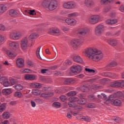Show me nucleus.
Listing matches in <instances>:
<instances>
[{
	"label": "nucleus",
	"instance_id": "obj_1",
	"mask_svg": "<svg viewBox=\"0 0 124 124\" xmlns=\"http://www.w3.org/2000/svg\"><path fill=\"white\" fill-rule=\"evenodd\" d=\"M83 54L93 61H100L103 58V54L95 48L90 47L83 51Z\"/></svg>",
	"mask_w": 124,
	"mask_h": 124
},
{
	"label": "nucleus",
	"instance_id": "obj_2",
	"mask_svg": "<svg viewBox=\"0 0 124 124\" xmlns=\"http://www.w3.org/2000/svg\"><path fill=\"white\" fill-rule=\"evenodd\" d=\"M123 97L124 98L123 93L118 92L113 94L110 95L109 97L108 100L106 101V102L111 101V104H113V105H115V106H120L121 104H122V101L117 98L123 99Z\"/></svg>",
	"mask_w": 124,
	"mask_h": 124
},
{
	"label": "nucleus",
	"instance_id": "obj_3",
	"mask_svg": "<svg viewBox=\"0 0 124 124\" xmlns=\"http://www.w3.org/2000/svg\"><path fill=\"white\" fill-rule=\"evenodd\" d=\"M43 5L46 8H47V9L52 11L55 10L58 7V2L56 0H52L51 1L46 0L44 1Z\"/></svg>",
	"mask_w": 124,
	"mask_h": 124
},
{
	"label": "nucleus",
	"instance_id": "obj_4",
	"mask_svg": "<svg viewBox=\"0 0 124 124\" xmlns=\"http://www.w3.org/2000/svg\"><path fill=\"white\" fill-rule=\"evenodd\" d=\"M84 41V39L73 40L71 41V46L74 50H78L80 49V47L82 46Z\"/></svg>",
	"mask_w": 124,
	"mask_h": 124
},
{
	"label": "nucleus",
	"instance_id": "obj_5",
	"mask_svg": "<svg viewBox=\"0 0 124 124\" xmlns=\"http://www.w3.org/2000/svg\"><path fill=\"white\" fill-rule=\"evenodd\" d=\"M100 19V16L99 15H93L90 16L88 19V22L89 24L91 25H95V24H97L98 22H99V19Z\"/></svg>",
	"mask_w": 124,
	"mask_h": 124
},
{
	"label": "nucleus",
	"instance_id": "obj_6",
	"mask_svg": "<svg viewBox=\"0 0 124 124\" xmlns=\"http://www.w3.org/2000/svg\"><path fill=\"white\" fill-rule=\"evenodd\" d=\"M63 7L66 9H74L77 7V4L73 1H70L64 3Z\"/></svg>",
	"mask_w": 124,
	"mask_h": 124
},
{
	"label": "nucleus",
	"instance_id": "obj_7",
	"mask_svg": "<svg viewBox=\"0 0 124 124\" xmlns=\"http://www.w3.org/2000/svg\"><path fill=\"white\" fill-rule=\"evenodd\" d=\"M104 31H105V27H104V25L100 24L97 25V26L96 27L95 29V33L96 35L100 36V35L103 33Z\"/></svg>",
	"mask_w": 124,
	"mask_h": 124
},
{
	"label": "nucleus",
	"instance_id": "obj_8",
	"mask_svg": "<svg viewBox=\"0 0 124 124\" xmlns=\"http://www.w3.org/2000/svg\"><path fill=\"white\" fill-rule=\"evenodd\" d=\"M22 34L20 31H14L10 34V38L13 40H18L21 37Z\"/></svg>",
	"mask_w": 124,
	"mask_h": 124
},
{
	"label": "nucleus",
	"instance_id": "obj_9",
	"mask_svg": "<svg viewBox=\"0 0 124 124\" xmlns=\"http://www.w3.org/2000/svg\"><path fill=\"white\" fill-rule=\"evenodd\" d=\"M20 45L22 50H27V49H28V46H29L28 38H23L20 42Z\"/></svg>",
	"mask_w": 124,
	"mask_h": 124
},
{
	"label": "nucleus",
	"instance_id": "obj_10",
	"mask_svg": "<svg viewBox=\"0 0 124 124\" xmlns=\"http://www.w3.org/2000/svg\"><path fill=\"white\" fill-rule=\"evenodd\" d=\"M9 45L11 48L15 51H17L20 49V44L18 42H11Z\"/></svg>",
	"mask_w": 124,
	"mask_h": 124
},
{
	"label": "nucleus",
	"instance_id": "obj_11",
	"mask_svg": "<svg viewBox=\"0 0 124 124\" xmlns=\"http://www.w3.org/2000/svg\"><path fill=\"white\" fill-rule=\"evenodd\" d=\"M90 32V30L87 28H83L79 29L78 31V35H86Z\"/></svg>",
	"mask_w": 124,
	"mask_h": 124
},
{
	"label": "nucleus",
	"instance_id": "obj_12",
	"mask_svg": "<svg viewBox=\"0 0 124 124\" xmlns=\"http://www.w3.org/2000/svg\"><path fill=\"white\" fill-rule=\"evenodd\" d=\"M71 70L74 74L80 73L82 71V67L80 65H75L71 68Z\"/></svg>",
	"mask_w": 124,
	"mask_h": 124
},
{
	"label": "nucleus",
	"instance_id": "obj_13",
	"mask_svg": "<svg viewBox=\"0 0 124 124\" xmlns=\"http://www.w3.org/2000/svg\"><path fill=\"white\" fill-rule=\"evenodd\" d=\"M16 62L17 67L19 68H22L25 66V61L22 58H18L16 60Z\"/></svg>",
	"mask_w": 124,
	"mask_h": 124
},
{
	"label": "nucleus",
	"instance_id": "obj_14",
	"mask_svg": "<svg viewBox=\"0 0 124 124\" xmlns=\"http://www.w3.org/2000/svg\"><path fill=\"white\" fill-rule=\"evenodd\" d=\"M73 60L74 62H77L78 63H80L81 64H83V63H84L83 59H82V58H81V57L79 55L74 56Z\"/></svg>",
	"mask_w": 124,
	"mask_h": 124
},
{
	"label": "nucleus",
	"instance_id": "obj_15",
	"mask_svg": "<svg viewBox=\"0 0 124 124\" xmlns=\"http://www.w3.org/2000/svg\"><path fill=\"white\" fill-rule=\"evenodd\" d=\"M65 22L66 24L69 26H74V25H76V23H77L76 20L74 19V18H67L65 20Z\"/></svg>",
	"mask_w": 124,
	"mask_h": 124
},
{
	"label": "nucleus",
	"instance_id": "obj_16",
	"mask_svg": "<svg viewBox=\"0 0 124 124\" xmlns=\"http://www.w3.org/2000/svg\"><path fill=\"white\" fill-rule=\"evenodd\" d=\"M48 33L49 34H56V35H59L60 34V30L57 28H51L48 31Z\"/></svg>",
	"mask_w": 124,
	"mask_h": 124
},
{
	"label": "nucleus",
	"instance_id": "obj_17",
	"mask_svg": "<svg viewBox=\"0 0 124 124\" xmlns=\"http://www.w3.org/2000/svg\"><path fill=\"white\" fill-rule=\"evenodd\" d=\"M84 4L87 7L92 8L93 5H94V1L93 0H85Z\"/></svg>",
	"mask_w": 124,
	"mask_h": 124
},
{
	"label": "nucleus",
	"instance_id": "obj_18",
	"mask_svg": "<svg viewBox=\"0 0 124 124\" xmlns=\"http://www.w3.org/2000/svg\"><path fill=\"white\" fill-rule=\"evenodd\" d=\"M24 79L25 80H29V81H34L35 79V76L33 75L26 74L24 76Z\"/></svg>",
	"mask_w": 124,
	"mask_h": 124
},
{
	"label": "nucleus",
	"instance_id": "obj_19",
	"mask_svg": "<svg viewBox=\"0 0 124 124\" xmlns=\"http://www.w3.org/2000/svg\"><path fill=\"white\" fill-rule=\"evenodd\" d=\"M116 65H117V62L115 61H112L106 66L105 69L107 70H110L112 67H114V66H116Z\"/></svg>",
	"mask_w": 124,
	"mask_h": 124
},
{
	"label": "nucleus",
	"instance_id": "obj_20",
	"mask_svg": "<svg viewBox=\"0 0 124 124\" xmlns=\"http://www.w3.org/2000/svg\"><path fill=\"white\" fill-rule=\"evenodd\" d=\"M7 10V6L4 4H0V15H2Z\"/></svg>",
	"mask_w": 124,
	"mask_h": 124
},
{
	"label": "nucleus",
	"instance_id": "obj_21",
	"mask_svg": "<svg viewBox=\"0 0 124 124\" xmlns=\"http://www.w3.org/2000/svg\"><path fill=\"white\" fill-rule=\"evenodd\" d=\"M79 97H80V100L78 101V104H80V105H85L87 102V100L84 98L83 95L82 94H80L79 95Z\"/></svg>",
	"mask_w": 124,
	"mask_h": 124
},
{
	"label": "nucleus",
	"instance_id": "obj_22",
	"mask_svg": "<svg viewBox=\"0 0 124 124\" xmlns=\"http://www.w3.org/2000/svg\"><path fill=\"white\" fill-rule=\"evenodd\" d=\"M108 43L111 46H116L118 44V40L114 39H110L108 40Z\"/></svg>",
	"mask_w": 124,
	"mask_h": 124
},
{
	"label": "nucleus",
	"instance_id": "obj_23",
	"mask_svg": "<svg viewBox=\"0 0 124 124\" xmlns=\"http://www.w3.org/2000/svg\"><path fill=\"white\" fill-rule=\"evenodd\" d=\"M6 54L10 58H14L16 56H17V54L15 53H14L12 50H7L6 51Z\"/></svg>",
	"mask_w": 124,
	"mask_h": 124
},
{
	"label": "nucleus",
	"instance_id": "obj_24",
	"mask_svg": "<svg viewBox=\"0 0 124 124\" xmlns=\"http://www.w3.org/2000/svg\"><path fill=\"white\" fill-rule=\"evenodd\" d=\"M54 93L53 92H46L41 94V97H48L49 96H53Z\"/></svg>",
	"mask_w": 124,
	"mask_h": 124
},
{
	"label": "nucleus",
	"instance_id": "obj_25",
	"mask_svg": "<svg viewBox=\"0 0 124 124\" xmlns=\"http://www.w3.org/2000/svg\"><path fill=\"white\" fill-rule=\"evenodd\" d=\"M104 76H105V77H109L113 78V79L117 78V75L116 74H112L111 73H105Z\"/></svg>",
	"mask_w": 124,
	"mask_h": 124
},
{
	"label": "nucleus",
	"instance_id": "obj_26",
	"mask_svg": "<svg viewBox=\"0 0 124 124\" xmlns=\"http://www.w3.org/2000/svg\"><path fill=\"white\" fill-rule=\"evenodd\" d=\"M12 91L11 89H4L2 90V93L4 95H7V94H10L12 93Z\"/></svg>",
	"mask_w": 124,
	"mask_h": 124
},
{
	"label": "nucleus",
	"instance_id": "obj_27",
	"mask_svg": "<svg viewBox=\"0 0 124 124\" xmlns=\"http://www.w3.org/2000/svg\"><path fill=\"white\" fill-rule=\"evenodd\" d=\"M42 85L39 83H32L31 84V87H32V88H35L36 89H40V88H41Z\"/></svg>",
	"mask_w": 124,
	"mask_h": 124
},
{
	"label": "nucleus",
	"instance_id": "obj_28",
	"mask_svg": "<svg viewBox=\"0 0 124 124\" xmlns=\"http://www.w3.org/2000/svg\"><path fill=\"white\" fill-rule=\"evenodd\" d=\"M38 37V35L36 33H34L31 34L29 36V40H31L32 41L33 39H35V38H37Z\"/></svg>",
	"mask_w": 124,
	"mask_h": 124
},
{
	"label": "nucleus",
	"instance_id": "obj_29",
	"mask_svg": "<svg viewBox=\"0 0 124 124\" xmlns=\"http://www.w3.org/2000/svg\"><path fill=\"white\" fill-rule=\"evenodd\" d=\"M9 15L12 17H16L18 15V13L14 10H11L9 12Z\"/></svg>",
	"mask_w": 124,
	"mask_h": 124
},
{
	"label": "nucleus",
	"instance_id": "obj_30",
	"mask_svg": "<svg viewBox=\"0 0 124 124\" xmlns=\"http://www.w3.org/2000/svg\"><path fill=\"white\" fill-rule=\"evenodd\" d=\"M79 16V13L78 12H74L68 15L69 18H75V17H78Z\"/></svg>",
	"mask_w": 124,
	"mask_h": 124
},
{
	"label": "nucleus",
	"instance_id": "obj_31",
	"mask_svg": "<svg viewBox=\"0 0 124 124\" xmlns=\"http://www.w3.org/2000/svg\"><path fill=\"white\" fill-rule=\"evenodd\" d=\"M111 86V87H121L122 86V83L121 82V81H115L112 82Z\"/></svg>",
	"mask_w": 124,
	"mask_h": 124
},
{
	"label": "nucleus",
	"instance_id": "obj_32",
	"mask_svg": "<svg viewBox=\"0 0 124 124\" xmlns=\"http://www.w3.org/2000/svg\"><path fill=\"white\" fill-rule=\"evenodd\" d=\"M14 88H15L16 91H22V90L24 89V87L21 84H17L16 85H15L14 86Z\"/></svg>",
	"mask_w": 124,
	"mask_h": 124
},
{
	"label": "nucleus",
	"instance_id": "obj_33",
	"mask_svg": "<svg viewBox=\"0 0 124 124\" xmlns=\"http://www.w3.org/2000/svg\"><path fill=\"white\" fill-rule=\"evenodd\" d=\"M2 116L4 119H9L10 118V113L7 112H4Z\"/></svg>",
	"mask_w": 124,
	"mask_h": 124
},
{
	"label": "nucleus",
	"instance_id": "obj_34",
	"mask_svg": "<svg viewBox=\"0 0 124 124\" xmlns=\"http://www.w3.org/2000/svg\"><path fill=\"white\" fill-rule=\"evenodd\" d=\"M112 0H101L100 3L102 5H105L109 3V2H112Z\"/></svg>",
	"mask_w": 124,
	"mask_h": 124
},
{
	"label": "nucleus",
	"instance_id": "obj_35",
	"mask_svg": "<svg viewBox=\"0 0 124 124\" xmlns=\"http://www.w3.org/2000/svg\"><path fill=\"white\" fill-rule=\"evenodd\" d=\"M21 73H31V70L29 69H22L20 70Z\"/></svg>",
	"mask_w": 124,
	"mask_h": 124
},
{
	"label": "nucleus",
	"instance_id": "obj_36",
	"mask_svg": "<svg viewBox=\"0 0 124 124\" xmlns=\"http://www.w3.org/2000/svg\"><path fill=\"white\" fill-rule=\"evenodd\" d=\"M69 101H72L73 102H76V101L79 102V98L77 97H71L69 99Z\"/></svg>",
	"mask_w": 124,
	"mask_h": 124
},
{
	"label": "nucleus",
	"instance_id": "obj_37",
	"mask_svg": "<svg viewBox=\"0 0 124 124\" xmlns=\"http://www.w3.org/2000/svg\"><path fill=\"white\" fill-rule=\"evenodd\" d=\"M41 48V47L40 46L38 47L37 49L36 52L37 58L40 60H41V57H40V54Z\"/></svg>",
	"mask_w": 124,
	"mask_h": 124
},
{
	"label": "nucleus",
	"instance_id": "obj_38",
	"mask_svg": "<svg viewBox=\"0 0 124 124\" xmlns=\"http://www.w3.org/2000/svg\"><path fill=\"white\" fill-rule=\"evenodd\" d=\"M79 89L83 93H85V92H87L89 90V88L86 86H83L80 87Z\"/></svg>",
	"mask_w": 124,
	"mask_h": 124
},
{
	"label": "nucleus",
	"instance_id": "obj_39",
	"mask_svg": "<svg viewBox=\"0 0 124 124\" xmlns=\"http://www.w3.org/2000/svg\"><path fill=\"white\" fill-rule=\"evenodd\" d=\"M5 108H6V107L5 106V104H2L0 106V113H1L4 111L5 109Z\"/></svg>",
	"mask_w": 124,
	"mask_h": 124
},
{
	"label": "nucleus",
	"instance_id": "obj_40",
	"mask_svg": "<svg viewBox=\"0 0 124 124\" xmlns=\"http://www.w3.org/2000/svg\"><path fill=\"white\" fill-rule=\"evenodd\" d=\"M97 97L99 98V99H102L104 98V99H106V95L104 93H101V94L97 95Z\"/></svg>",
	"mask_w": 124,
	"mask_h": 124
},
{
	"label": "nucleus",
	"instance_id": "obj_41",
	"mask_svg": "<svg viewBox=\"0 0 124 124\" xmlns=\"http://www.w3.org/2000/svg\"><path fill=\"white\" fill-rule=\"evenodd\" d=\"M32 93L34 95H39L41 93L40 90H35L32 91Z\"/></svg>",
	"mask_w": 124,
	"mask_h": 124
},
{
	"label": "nucleus",
	"instance_id": "obj_42",
	"mask_svg": "<svg viewBox=\"0 0 124 124\" xmlns=\"http://www.w3.org/2000/svg\"><path fill=\"white\" fill-rule=\"evenodd\" d=\"M53 106L55 108H60L61 107V103L59 102H55L53 103Z\"/></svg>",
	"mask_w": 124,
	"mask_h": 124
},
{
	"label": "nucleus",
	"instance_id": "obj_43",
	"mask_svg": "<svg viewBox=\"0 0 124 124\" xmlns=\"http://www.w3.org/2000/svg\"><path fill=\"white\" fill-rule=\"evenodd\" d=\"M116 15H117V13L115 11L111 12L109 14V17H111V18H115V17H116Z\"/></svg>",
	"mask_w": 124,
	"mask_h": 124
},
{
	"label": "nucleus",
	"instance_id": "obj_44",
	"mask_svg": "<svg viewBox=\"0 0 124 124\" xmlns=\"http://www.w3.org/2000/svg\"><path fill=\"white\" fill-rule=\"evenodd\" d=\"M14 95L15 96H16V97H18L19 98L22 97V93H21V92H16L14 93Z\"/></svg>",
	"mask_w": 124,
	"mask_h": 124
},
{
	"label": "nucleus",
	"instance_id": "obj_45",
	"mask_svg": "<svg viewBox=\"0 0 124 124\" xmlns=\"http://www.w3.org/2000/svg\"><path fill=\"white\" fill-rule=\"evenodd\" d=\"M4 87H9L10 85V82L8 79H6L4 82L3 83Z\"/></svg>",
	"mask_w": 124,
	"mask_h": 124
},
{
	"label": "nucleus",
	"instance_id": "obj_46",
	"mask_svg": "<svg viewBox=\"0 0 124 124\" xmlns=\"http://www.w3.org/2000/svg\"><path fill=\"white\" fill-rule=\"evenodd\" d=\"M67 95L68 96H73L74 95H76V92L75 91L70 92L67 93Z\"/></svg>",
	"mask_w": 124,
	"mask_h": 124
},
{
	"label": "nucleus",
	"instance_id": "obj_47",
	"mask_svg": "<svg viewBox=\"0 0 124 124\" xmlns=\"http://www.w3.org/2000/svg\"><path fill=\"white\" fill-rule=\"evenodd\" d=\"M68 105L69 107H71V108H74V107H76V104L75 102L72 101H70L68 103Z\"/></svg>",
	"mask_w": 124,
	"mask_h": 124
},
{
	"label": "nucleus",
	"instance_id": "obj_48",
	"mask_svg": "<svg viewBox=\"0 0 124 124\" xmlns=\"http://www.w3.org/2000/svg\"><path fill=\"white\" fill-rule=\"evenodd\" d=\"M63 64L65 66H67V65H71V64H72V62L70 60H66Z\"/></svg>",
	"mask_w": 124,
	"mask_h": 124
},
{
	"label": "nucleus",
	"instance_id": "obj_49",
	"mask_svg": "<svg viewBox=\"0 0 124 124\" xmlns=\"http://www.w3.org/2000/svg\"><path fill=\"white\" fill-rule=\"evenodd\" d=\"M81 120H84V121H85V122H91V118L87 116H82L81 118Z\"/></svg>",
	"mask_w": 124,
	"mask_h": 124
},
{
	"label": "nucleus",
	"instance_id": "obj_50",
	"mask_svg": "<svg viewBox=\"0 0 124 124\" xmlns=\"http://www.w3.org/2000/svg\"><path fill=\"white\" fill-rule=\"evenodd\" d=\"M85 71L88 72L89 73H90V74H93V73H95V71L93 69L85 68Z\"/></svg>",
	"mask_w": 124,
	"mask_h": 124
},
{
	"label": "nucleus",
	"instance_id": "obj_51",
	"mask_svg": "<svg viewBox=\"0 0 124 124\" xmlns=\"http://www.w3.org/2000/svg\"><path fill=\"white\" fill-rule=\"evenodd\" d=\"M6 31V28L3 24H0V31Z\"/></svg>",
	"mask_w": 124,
	"mask_h": 124
},
{
	"label": "nucleus",
	"instance_id": "obj_52",
	"mask_svg": "<svg viewBox=\"0 0 124 124\" xmlns=\"http://www.w3.org/2000/svg\"><path fill=\"white\" fill-rule=\"evenodd\" d=\"M4 36H2L1 34H0V46H1L2 42L4 41Z\"/></svg>",
	"mask_w": 124,
	"mask_h": 124
},
{
	"label": "nucleus",
	"instance_id": "obj_53",
	"mask_svg": "<svg viewBox=\"0 0 124 124\" xmlns=\"http://www.w3.org/2000/svg\"><path fill=\"white\" fill-rule=\"evenodd\" d=\"M95 99V97L93 95H90L88 96L89 101H92Z\"/></svg>",
	"mask_w": 124,
	"mask_h": 124
},
{
	"label": "nucleus",
	"instance_id": "obj_54",
	"mask_svg": "<svg viewBox=\"0 0 124 124\" xmlns=\"http://www.w3.org/2000/svg\"><path fill=\"white\" fill-rule=\"evenodd\" d=\"M71 82H72V80L69 78H68L64 81V84L66 85H68L69 84H70Z\"/></svg>",
	"mask_w": 124,
	"mask_h": 124
},
{
	"label": "nucleus",
	"instance_id": "obj_55",
	"mask_svg": "<svg viewBox=\"0 0 124 124\" xmlns=\"http://www.w3.org/2000/svg\"><path fill=\"white\" fill-rule=\"evenodd\" d=\"M7 78L5 77H2L0 78V83L1 84H3L4 81L6 80Z\"/></svg>",
	"mask_w": 124,
	"mask_h": 124
},
{
	"label": "nucleus",
	"instance_id": "obj_56",
	"mask_svg": "<svg viewBox=\"0 0 124 124\" xmlns=\"http://www.w3.org/2000/svg\"><path fill=\"white\" fill-rule=\"evenodd\" d=\"M110 9H111V8L110 7H107L106 8H105L103 10L104 13H107V12H109Z\"/></svg>",
	"mask_w": 124,
	"mask_h": 124
},
{
	"label": "nucleus",
	"instance_id": "obj_57",
	"mask_svg": "<svg viewBox=\"0 0 124 124\" xmlns=\"http://www.w3.org/2000/svg\"><path fill=\"white\" fill-rule=\"evenodd\" d=\"M60 99L62 101L64 102L66 99H67V97H66L65 95H62L60 96Z\"/></svg>",
	"mask_w": 124,
	"mask_h": 124
},
{
	"label": "nucleus",
	"instance_id": "obj_58",
	"mask_svg": "<svg viewBox=\"0 0 124 124\" xmlns=\"http://www.w3.org/2000/svg\"><path fill=\"white\" fill-rule=\"evenodd\" d=\"M28 13H29L30 15H35L36 14L34 10L29 11Z\"/></svg>",
	"mask_w": 124,
	"mask_h": 124
},
{
	"label": "nucleus",
	"instance_id": "obj_59",
	"mask_svg": "<svg viewBox=\"0 0 124 124\" xmlns=\"http://www.w3.org/2000/svg\"><path fill=\"white\" fill-rule=\"evenodd\" d=\"M11 86H13V85H15V83H16V81L15 79L12 78L10 80Z\"/></svg>",
	"mask_w": 124,
	"mask_h": 124
},
{
	"label": "nucleus",
	"instance_id": "obj_60",
	"mask_svg": "<svg viewBox=\"0 0 124 124\" xmlns=\"http://www.w3.org/2000/svg\"><path fill=\"white\" fill-rule=\"evenodd\" d=\"M88 108H94L95 107V105L94 104L90 103L88 105Z\"/></svg>",
	"mask_w": 124,
	"mask_h": 124
},
{
	"label": "nucleus",
	"instance_id": "obj_61",
	"mask_svg": "<svg viewBox=\"0 0 124 124\" xmlns=\"http://www.w3.org/2000/svg\"><path fill=\"white\" fill-rule=\"evenodd\" d=\"M117 23H118V19L115 18L112 19V25H115Z\"/></svg>",
	"mask_w": 124,
	"mask_h": 124
},
{
	"label": "nucleus",
	"instance_id": "obj_62",
	"mask_svg": "<svg viewBox=\"0 0 124 124\" xmlns=\"http://www.w3.org/2000/svg\"><path fill=\"white\" fill-rule=\"evenodd\" d=\"M106 23L108 25H112V19H108L107 20Z\"/></svg>",
	"mask_w": 124,
	"mask_h": 124
},
{
	"label": "nucleus",
	"instance_id": "obj_63",
	"mask_svg": "<svg viewBox=\"0 0 124 124\" xmlns=\"http://www.w3.org/2000/svg\"><path fill=\"white\" fill-rule=\"evenodd\" d=\"M113 121H115V122H116V123H120L121 122V119L120 117H116L114 119H113Z\"/></svg>",
	"mask_w": 124,
	"mask_h": 124
},
{
	"label": "nucleus",
	"instance_id": "obj_64",
	"mask_svg": "<svg viewBox=\"0 0 124 124\" xmlns=\"http://www.w3.org/2000/svg\"><path fill=\"white\" fill-rule=\"evenodd\" d=\"M119 10L120 11H121V12H124V5L121 6Z\"/></svg>",
	"mask_w": 124,
	"mask_h": 124
}]
</instances>
